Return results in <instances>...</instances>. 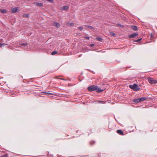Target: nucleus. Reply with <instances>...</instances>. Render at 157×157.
I'll return each mask as SVG.
<instances>
[{
    "instance_id": "1",
    "label": "nucleus",
    "mask_w": 157,
    "mask_h": 157,
    "mask_svg": "<svg viewBox=\"0 0 157 157\" xmlns=\"http://www.w3.org/2000/svg\"><path fill=\"white\" fill-rule=\"evenodd\" d=\"M88 90L90 92L96 90L98 93L101 92L103 91L101 88H98L97 86L94 85H91L88 87Z\"/></svg>"
},
{
    "instance_id": "2",
    "label": "nucleus",
    "mask_w": 157,
    "mask_h": 157,
    "mask_svg": "<svg viewBox=\"0 0 157 157\" xmlns=\"http://www.w3.org/2000/svg\"><path fill=\"white\" fill-rule=\"evenodd\" d=\"M129 87L135 91H137L140 89V88L139 86L136 83L134 84L133 85H130L129 86Z\"/></svg>"
},
{
    "instance_id": "3",
    "label": "nucleus",
    "mask_w": 157,
    "mask_h": 157,
    "mask_svg": "<svg viewBox=\"0 0 157 157\" xmlns=\"http://www.w3.org/2000/svg\"><path fill=\"white\" fill-rule=\"evenodd\" d=\"M148 82L151 84H155L157 83V80H155L153 78L148 77Z\"/></svg>"
},
{
    "instance_id": "4",
    "label": "nucleus",
    "mask_w": 157,
    "mask_h": 157,
    "mask_svg": "<svg viewBox=\"0 0 157 157\" xmlns=\"http://www.w3.org/2000/svg\"><path fill=\"white\" fill-rule=\"evenodd\" d=\"M138 35V34L136 33H134L132 34H131L129 35V38H132L135 37L136 36Z\"/></svg>"
},
{
    "instance_id": "5",
    "label": "nucleus",
    "mask_w": 157,
    "mask_h": 157,
    "mask_svg": "<svg viewBox=\"0 0 157 157\" xmlns=\"http://www.w3.org/2000/svg\"><path fill=\"white\" fill-rule=\"evenodd\" d=\"M53 25L54 26L56 27L57 28H59L60 26V24L57 22H53Z\"/></svg>"
},
{
    "instance_id": "6",
    "label": "nucleus",
    "mask_w": 157,
    "mask_h": 157,
    "mask_svg": "<svg viewBox=\"0 0 157 157\" xmlns=\"http://www.w3.org/2000/svg\"><path fill=\"white\" fill-rule=\"evenodd\" d=\"M117 133H118V134H119L120 135H123V132L121 130L119 129V130H117Z\"/></svg>"
},
{
    "instance_id": "7",
    "label": "nucleus",
    "mask_w": 157,
    "mask_h": 157,
    "mask_svg": "<svg viewBox=\"0 0 157 157\" xmlns=\"http://www.w3.org/2000/svg\"><path fill=\"white\" fill-rule=\"evenodd\" d=\"M69 7L68 6H63L62 8V10H66L68 9Z\"/></svg>"
},
{
    "instance_id": "8",
    "label": "nucleus",
    "mask_w": 157,
    "mask_h": 157,
    "mask_svg": "<svg viewBox=\"0 0 157 157\" xmlns=\"http://www.w3.org/2000/svg\"><path fill=\"white\" fill-rule=\"evenodd\" d=\"M18 9L17 7L13 8L12 10V11L13 13H16Z\"/></svg>"
},
{
    "instance_id": "9",
    "label": "nucleus",
    "mask_w": 157,
    "mask_h": 157,
    "mask_svg": "<svg viewBox=\"0 0 157 157\" xmlns=\"http://www.w3.org/2000/svg\"><path fill=\"white\" fill-rule=\"evenodd\" d=\"M131 28L134 31H136L138 29L137 26L136 25H132Z\"/></svg>"
},
{
    "instance_id": "10",
    "label": "nucleus",
    "mask_w": 157,
    "mask_h": 157,
    "mask_svg": "<svg viewBox=\"0 0 157 157\" xmlns=\"http://www.w3.org/2000/svg\"><path fill=\"white\" fill-rule=\"evenodd\" d=\"M36 6L39 7L43 6V3H36Z\"/></svg>"
},
{
    "instance_id": "11",
    "label": "nucleus",
    "mask_w": 157,
    "mask_h": 157,
    "mask_svg": "<svg viewBox=\"0 0 157 157\" xmlns=\"http://www.w3.org/2000/svg\"><path fill=\"white\" fill-rule=\"evenodd\" d=\"M134 101L136 103H138L139 102L141 101L140 98L135 99L134 100Z\"/></svg>"
},
{
    "instance_id": "12",
    "label": "nucleus",
    "mask_w": 157,
    "mask_h": 157,
    "mask_svg": "<svg viewBox=\"0 0 157 157\" xmlns=\"http://www.w3.org/2000/svg\"><path fill=\"white\" fill-rule=\"evenodd\" d=\"M85 26L86 27L88 28L91 29H94V28L92 26H91L88 25H86Z\"/></svg>"
},
{
    "instance_id": "13",
    "label": "nucleus",
    "mask_w": 157,
    "mask_h": 157,
    "mask_svg": "<svg viewBox=\"0 0 157 157\" xmlns=\"http://www.w3.org/2000/svg\"><path fill=\"white\" fill-rule=\"evenodd\" d=\"M140 101H144L147 99V98L146 97H142L140 98Z\"/></svg>"
},
{
    "instance_id": "14",
    "label": "nucleus",
    "mask_w": 157,
    "mask_h": 157,
    "mask_svg": "<svg viewBox=\"0 0 157 157\" xmlns=\"http://www.w3.org/2000/svg\"><path fill=\"white\" fill-rule=\"evenodd\" d=\"M29 15L28 14H25L23 15V17H24L28 18L29 17Z\"/></svg>"
},
{
    "instance_id": "15",
    "label": "nucleus",
    "mask_w": 157,
    "mask_h": 157,
    "mask_svg": "<svg viewBox=\"0 0 157 157\" xmlns=\"http://www.w3.org/2000/svg\"><path fill=\"white\" fill-rule=\"evenodd\" d=\"M0 11L3 13H6L7 12V10L5 9H2Z\"/></svg>"
},
{
    "instance_id": "16",
    "label": "nucleus",
    "mask_w": 157,
    "mask_h": 157,
    "mask_svg": "<svg viewBox=\"0 0 157 157\" xmlns=\"http://www.w3.org/2000/svg\"><path fill=\"white\" fill-rule=\"evenodd\" d=\"M142 39V38H140L139 39L136 40H133V41L135 42H139Z\"/></svg>"
},
{
    "instance_id": "17",
    "label": "nucleus",
    "mask_w": 157,
    "mask_h": 157,
    "mask_svg": "<svg viewBox=\"0 0 157 157\" xmlns=\"http://www.w3.org/2000/svg\"><path fill=\"white\" fill-rule=\"evenodd\" d=\"M96 39L97 40L100 42L102 41V39L101 38L99 37H97L96 38Z\"/></svg>"
},
{
    "instance_id": "18",
    "label": "nucleus",
    "mask_w": 157,
    "mask_h": 157,
    "mask_svg": "<svg viewBox=\"0 0 157 157\" xmlns=\"http://www.w3.org/2000/svg\"><path fill=\"white\" fill-rule=\"evenodd\" d=\"M57 53V52L56 51H54L52 53L51 55H54Z\"/></svg>"
},
{
    "instance_id": "19",
    "label": "nucleus",
    "mask_w": 157,
    "mask_h": 157,
    "mask_svg": "<svg viewBox=\"0 0 157 157\" xmlns=\"http://www.w3.org/2000/svg\"><path fill=\"white\" fill-rule=\"evenodd\" d=\"M95 102H98L99 103L104 104L105 103V102L103 101H95Z\"/></svg>"
},
{
    "instance_id": "20",
    "label": "nucleus",
    "mask_w": 157,
    "mask_h": 157,
    "mask_svg": "<svg viewBox=\"0 0 157 157\" xmlns=\"http://www.w3.org/2000/svg\"><path fill=\"white\" fill-rule=\"evenodd\" d=\"M28 45V44L27 43H22L20 44L21 46H26Z\"/></svg>"
},
{
    "instance_id": "21",
    "label": "nucleus",
    "mask_w": 157,
    "mask_h": 157,
    "mask_svg": "<svg viewBox=\"0 0 157 157\" xmlns=\"http://www.w3.org/2000/svg\"><path fill=\"white\" fill-rule=\"evenodd\" d=\"M117 25L118 26H119V27H121V28H123L124 27V25H121L120 24H117Z\"/></svg>"
},
{
    "instance_id": "22",
    "label": "nucleus",
    "mask_w": 157,
    "mask_h": 157,
    "mask_svg": "<svg viewBox=\"0 0 157 157\" xmlns=\"http://www.w3.org/2000/svg\"><path fill=\"white\" fill-rule=\"evenodd\" d=\"M67 25H70V26H73V25H74V23H71V22H68L67 23Z\"/></svg>"
},
{
    "instance_id": "23",
    "label": "nucleus",
    "mask_w": 157,
    "mask_h": 157,
    "mask_svg": "<svg viewBox=\"0 0 157 157\" xmlns=\"http://www.w3.org/2000/svg\"><path fill=\"white\" fill-rule=\"evenodd\" d=\"M78 29L81 31H82L83 29V27L80 26L78 27Z\"/></svg>"
},
{
    "instance_id": "24",
    "label": "nucleus",
    "mask_w": 157,
    "mask_h": 157,
    "mask_svg": "<svg viewBox=\"0 0 157 157\" xmlns=\"http://www.w3.org/2000/svg\"><path fill=\"white\" fill-rule=\"evenodd\" d=\"M110 34L111 36H116V34L113 33V32H111L110 33Z\"/></svg>"
},
{
    "instance_id": "25",
    "label": "nucleus",
    "mask_w": 157,
    "mask_h": 157,
    "mask_svg": "<svg viewBox=\"0 0 157 157\" xmlns=\"http://www.w3.org/2000/svg\"><path fill=\"white\" fill-rule=\"evenodd\" d=\"M45 94H50L51 95H53V94L52 93H48V92H44Z\"/></svg>"
},
{
    "instance_id": "26",
    "label": "nucleus",
    "mask_w": 157,
    "mask_h": 157,
    "mask_svg": "<svg viewBox=\"0 0 157 157\" xmlns=\"http://www.w3.org/2000/svg\"><path fill=\"white\" fill-rule=\"evenodd\" d=\"M95 143V142L94 141H92L90 142V144L91 145H92L93 144H94Z\"/></svg>"
},
{
    "instance_id": "27",
    "label": "nucleus",
    "mask_w": 157,
    "mask_h": 157,
    "mask_svg": "<svg viewBox=\"0 0 157 157\" xmlns=\"http://www.w3.org/2000/svg\"><path fill=\"white\" fill-rule=\"evenodd\" d=\"M95 44H90L89 46L90 47H93L94 46Z\"/></svg>"
},
{
    "instance_id": "28",
    "label": "nucleus",
    "mask_w": 157,
    "mask_h": 157,
    "mask_svg": "<svg viewBox=\"0 0 157 157\" xmlns=\"http://www.w3.org/2000/svg\"><path fill=\"white\" fill-rule=\"evenodd\" d=\"M48 1L52 3H53L54 2L53 0H47Z\"/></svg>"
},
{
    "instance_id": "29",
    "label": "nucleus",
    "mask_w": 157,
    "mask_h": 157,
    "mask_svg": "<svg viewBox=\"0 0 157 157\" xmlns=\"http://www.w3.org/2000/svg\"><path fill=\"white\" fill-rule=\"evenodd\" d=\"M85 38L86 39H89L90 38V37L89 36H85Z\"/></svg>"
},
{
    "instance_id": "30",
    "label": "nucleus",
    "mask_w": 157,
    "mask_h": 157,
    "mask_svg": "<svg viewBox=\"0 0 157 157\" xmlns=\"http://www.w3.org/2000/svg\"><path fill=\"white\" fill-rule=\"evenodd\" d=\"M5 44H2L0 43V47H2L3 45H4Z\"/></svg>"
},
{
    "instance_id": "31",
    "label": "nucleus",
    "mask_w": 157,
    "mask_h": 157,
    "mask_svg": "<svg viewBox=\"0 0 157 157\" xmlns=\"http://www.w3.org/2000/svg\"><path fill=\"white\" fill-rule=\"evenodd\" d=\"M85 50H88V51H89V50H90L89 49V48H88V47H86V48H85Z\"/></svg>"
},
{
    "instance_id": "32",
    "label": "nucleus",
    "mask_w": 157,
    "mask_h": 157,
    "mask_svg": "<svg viewBox=\"0 0 157 157\" xmlns=\"http://www.w3.org/2000/svg\"><path fill=\"white\" fill-rule=\"evenodd\" d=\"M103 156L105 157L106 155V154H103Z\"/></svg>"
},
{
    "instance_id": "33",
    "label": "nucleus",
    "mask_w": 157,
    "mask_h": 157,
    "mask_svg": "<svg viewBox=\"0 0 157 157\" xmlns=\"http://www.w3.org/2000/svg\"><path fill=\"white\" fill-rule=\"evenodd\" d=\"M60 79H62L63 80H66L63 78H60Z\"/></svg>"
}]
</instances>
